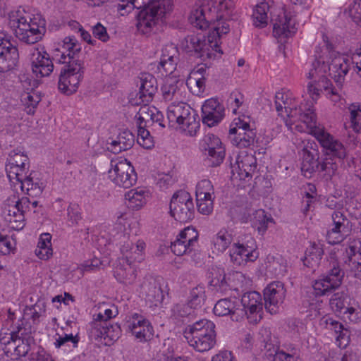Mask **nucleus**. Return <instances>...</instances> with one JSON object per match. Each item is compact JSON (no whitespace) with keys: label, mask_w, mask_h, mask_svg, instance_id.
<instances>
[{"label":"nucleus","mask_w":361,"mask_h":361,"mask_svg":"<svg viewBox=\"0 0 361 361\" xmlns=\"http://www.w3.org/2000/svg\"><path fill=\"white\" fill-rule=\"evenodd\" d=\"M61 68L58 88L62 93L71 95L75 93L83 78L84 62L80 58L81 47L74 37H66L62 44Z\"/></svg>","instance_id":"1"},{"label":"nucleus","mask_w":361,"mask_h":361,"mask_svg":"<svg viewBox=\"0 0 361 361\" xmlns=\"http://www.w3.org/2000/svg\"><path fill=\"white\" fill-rule=\"evenodd\" d=\"M134 8L140 9L137 15V27L144 34L148 33L159 19L173 8L172 0H131Z\"/></svg>","instance_id":"2"},{"label":"nucleus","mask_w":361,"mask_h":361,"mask_svg":"<svg viewBox=\"0 0 361 361\" xmlns=\"http://www.w3.org/2000/svg\"><path fill=\"white\" fill-rule=\"evenodd\" d=\"M183 336L188 344L199 352L209 350L216 343L215 324L207 319H201L187 326Z\"/></svg>","instance_id":"3"},{"label":"nucleus","mask_w":361,"mask_h":361,"mask_svg":"<svg viewBox=\"0 0 361 361\" xmlns=\"http://www.w3.org/2000/svg\"><path fill=\"white\" fill-rule=\"evenodd\" d=\"M298 116L311 129V133L319 141L322 147L326 149L327 154H333L340 159L346 155L345 149L343 144L335 140L324 128L317 126L316 114L312 109L309 108L306 112L300 109L299 111L297 110L296 111V116Z\"/></svg>","instance_id":"4"},{"label":"nucleus","mask_w":361,"mask_h":361,"mask_svg":"<svg viewBox=\"0 0 361 361\" xmlns=\"http://www.w3.org/2000/svg\"><path fill=\"white\" fill-rule=\"evenodd\" d=\"M9 25L14 30L16 37L27 44L39 42L46 32L44 20L37 24L30 18L22 16L20 11L9 16Z\"/></svg>","instance_id":"5"},{"label":"nucleus","mask_w":361,"mask_h":361,"mask_svg":"<svg viewBox=\"0 0 361 361\" xmlns=\"http://www.w3.org/2000/svg\"><path fill=\"white\" fill-rule=\"evenodd\" d=\"M211 35L207 37L201 35H188L181 41L182 48L188 53L194 54L195 56L203 61L215 57L216 52H221L217 42H214Z\"/></svg>","instance_id":"6"},{"label":"nucleus","mask_w":361,"mask_h":361,"mask_svg":"<svg viewBox=\"0 0 361 361\" xmlns=\"http://www.w3.org/2000/svg\"><path fill=\"white\" fill-rule=\"evenodd\" d=\"M170 214L180 223H186L194 218L195 208L192 199L185 190L176 192L170 202Z\"/></svg>","instance_id":"7"},{"label":"nucleus","mask_w":361,"mask_h":361,"mask_svg":"<svg viewBox=\"0 0 361 361\" xmlns=\"http://www.w3.org/2000/svg\"><path fill=\"white\" fill-rule=\"evenodd\" d=\"M344 276L345 272L339 263L336 260L331 262L329 270L313 284L316 294L323 295L338 288L343 283Z\"/></svg>","instance_id":"8"},{"label":"nucleus","mask_w":361,"mask_h":361,"mask_svg":"<svg viewBox=\"0 0 361 361\" xmlns=\"http://www.w3.org/2000/svg\"><path fill=\"white\" fill-rule=\"evenodd\" d=\"M30 159L20 149H16L10 152L6 162V171L10 181L22 179L28 172Z\"/></svg>","instance_id":"9"},{"label":"nucleus","mask_w":361,"mask_h":361,"mask_svg":"<svg viewBox=\"0 0 361 361\" xmlns=\"http://www.w3.org/2000/svg\"><path fill=\"white\" fill-rule=\"evenodd\" d=\"M202 150L207 156L206 162L209 166H219L225 158V148L221 140L213 134L206 135L201 142Z\"/></svg>","instance_id":"10"},{"label":"nucleus","mask_w":361,"mask_h":361,"mask_svg":"<svg viewBox=\"0 0 361 361\" xmlns=\"http://www.w3.org/2000/svg\"><path fill=\"white\" fill-rule=\"evenodd\" d=\"M109 177L116 185L123 188L132 187L137 181L134 167L126 159L118 161L109 169Z\"/></svg>","instance_id":"11"},{"label":"nucleus","mask_w":361,"mask_h":361,"mask_svg":"<svg viewBox=\"0 0 361 361\" xmlns=\"http://www.w3.org/2000/svg\"><path fill=\"white\" fill-rule=\"evenodd\" d=\"M333 227L327 231L326 240L331 245L341 243L351 231V223L341 211H334L331 215Z\"/></svg>","instance_id":"12"},{"label":"nucleus","mask_w":361,"mask_h":361,"mask_svg":"<svg viewBox=\"0 0 361 361\" xmlns=\"http://www.w3.org/2000/svg\"><path fill=\"white\" fill-rule=\"evenodd\" d=\"M271 22L273 24V35L276 38L286 39L292 37L296 32L295 23L283 9L271 12Z\"/></svg>","instance_id":"13"},{"label":"nucleus","mask_w":361,"mask_h":361,"mask_svg":"<svg viewBox=\"0 0 361 361\" xmlns=\"http://www.w3.org/2000/svg\"><path fill=\"white\" fill-rule=\"evenodd\" d=\"M19 53L17 47L0 33V73L8 72L18 64Z\"/></svg>","instance_id":"14"},{"label":"nucleus","mask_w":361,"mask_h":361,"mask_svg":"<svg viewBox=\"0 0 361 361\" xmlns=\"http://www.w3.org/2000/svg\"><path fill=\"white\" fill-rule=\"evenodd\" d=\"M216 315L230 316L234 322H240L246 317L244 309L240 308V302L236 298H224L217 301L214 307Z\"/></svg>","instance_id":"15"},{"label":"nucleus","mask_w":361,"mask_h":361,"mask_svg":"<svg viewBox=\"0 0 361 361\" xmlns=\"http://www.w3.org/2000/svg\"><path fill=\"white\" fill-rule=\"evenodd\" d=\"M286 289L281 281L269 283L264 290L265 308L271 313H276V308L283 303L286 297Z\"/></svg>","instance_id":"16"},{"label":"nucleus","mask_w":361,"mask_h":361,"mask_svg":"<svg viewBox=\"0 0 361 361\" xmlns=\"http://www.w3.org/2000/svg\"><path fill=\"white\" fill-rule=\"evenodd\" d=\"M126 329L140 341H146L152 338V326L142 316L135 313L126 322Z\"/></svg>","instance_id":"17"},{"label":"nucleus","mask_w":361,"mask_h":361,"mask_svg":"<svg viewBox=\"0 0 361 361\" xmlns=\"http://www.w3.org/2000/svg\"><path fill=\"white\" fill-rule=\"evenodd\" d=\"M224 116V107L216 99L206 100L202 106V120L209 127L217 125Z\"/></svg>","instance_id":"18"},{"label":"nucleus","mask_w":361,"mask_h":361,"mask_svg":"<svg viewBox=\"0 0 361 361\" xmlns=\"http://www.w3.org/2000/svg\"><path fill=\"white\" fill-rule=\"evenodd\" d=\"M350 60L345 56L337 54L331 59L329 65V75L334 80L338 87L341 88L345 81V76L350 70Z\"/></svg>","instance_id":"19"},{"label":"nucleus","mask_w":361,"mask_h":361,"mask_svg":"<svg viewBox=\"0 0 361 361\" xmlns=\"http://www.w3.org/2000/svg\"><path fill=\"white\" fill-rule=\"evenodd\" d=\"M31 68L37 78L49 76L54 71V63L46 51H37L32 55Z\"/></svg>","instance_id":"20"},{"label":"nucleus","mask_w":361,"mask_h":361,"mask_svg":"<svg viewBox=\"0 0 361 361\" xmlns=\"http://www.w3.org/2000/svg\"><path fill=\"white\" fill-rule=\"evenodd\" d=\"M233 171H236L240 179L252 176L257 168V159L252 154L240 153L235 158V163L231 162Z\"/></svg>","instance_id":"21"},{"label":"nucleus","mask_w":361,"mask_h":361,"mask_svg":"<svg viewBox=\"0 0 361 361\" xmlns=\"http://www.w3.org/2000/svg\"><path fill=\"white\" fill-rule=\"evenodd\" d=\"M178 49L173 44L166 45L161 50L160 61L157 66L161 75L173 73L176 68Z\"/></svg>","instance_id":"22"},{"label":"nucleus","mask_w":361,"mask_h":361,"mask_svg":"<svg viewBox=\"0 0 361 361\" xmlns=\"http://www.w3.org/2000/svg\"><path fill=\"white\" fill-rule=\"evenodd\" d=\"M230 257L233 264L242 265L247 262L256 260L257 255L253 247H245L243 244L234 243L230 250Z\"/></svg>","instance_id":"23"},{"label":"nucleus","mask_w":361,"mask_h":361,"mask_svg":"<svg viewBox=\"0 0 361 361\" xmlns=\"http://www.w3.org/2000/svg\"><path fill=\"white\" fill-rule=\"evenodd\" d=\"M140 90L137 95L143 103H148L153 99L157 91V79L149 73H142L140 78Z\"/></svg>","instance_id":"24"},{"label":"nucleus","mask_w":361,"mask_h":361,"mask_svg":"<svg viewBox=\"0 0 361 361\" xmlns=\"http://www.w3.org/2000/svg\"><path fill=\"white\" fill-rule=\"evenodd\" d=\"M302 152L301 171L305 176L311 177L314 172L319 170L321 162L319 161V152L313 147H311L310 149L307 147H305Z\"/></svg>","instance_id":"25"},{"label":"nucleus","mask_w":361,"mask_h":361,"mask_svg":"<svg viewBox=\"0 0 361 361\" xmlns=\"http://www.w3.org/2000/svg\"><path fill=\"white\" fill-rule=\"evenodd\" d=\"M185 113L176 122L184 131L187 132L190 136L195 135L200 128L198 121L199 116L196 111L190 106H186Z\"/></svg>","instance_id":"26"},{"label":"nucleus","mask_w":361,"mask_h":361,"mask_svg":"<svg viewBox=\"0 0 361 361\" xmlns=\"http://www.w3.org/2000/svg\"><path fill=\"white\" fill-rule=\"evenodd\" d=\"M240 308L244 309L246 317L259 313L262 310V296L257 291H250L243 295L240 302Z\"/></svg>","instance_id":"27"},{"label":"nucleus","mask_w":361,"mask_h":361,"mask_svg":"<svg viewBox=\"0 0 361 361\" xmlns=\"http://www.w3.org/2000/svg\"><path fill=\"white\" fill-rule=\"evenodd\" d=\"M33 173H30L28 176L26 174L22 179H16V180L20 183L22 190H26V194L30 197H37L40 195L44 188L43 183L38 178H35L32 176Z\"/></svg>","instance_id":"28"},{"label":"nucleus","mask_w":361,"mask_h":361,"mask_svg":"<svg viewBox=\"0 0 361 361\" xmlns=\"http://www.w3.org/2000/svg\"><path fill=\"white\" fill-rule=\"evenodd\" d=\"M133 262H126L120 264L116 267L114 276L116 279L125 284H132L135 282L137 277V271L132 266Z\"/></svg>","instance_id":"29"},{"label":"nucleus","mask_w":361,"mask_h":361,"mask_svg":"<svg viewBox=\"0 0 361 361\" xmlns=\"http://www.w3.org/2000/svg\"><path fill=\"white\" fill-rule=\"evenodd\" d=\"M144 247L145 243L142 241L139 240L134 245L133 240H128L121 247V252L124 256L123 259L126 262L140 261Z\"/></svg>","instance_id":"30"},{"label":"nucleus","mask_w":361,"mask_h":361,"mask_svg":"<svg viewBox=\"0 0 361 361\" xmlns=\"http://www.w3.org/2000/svg\"><path fill=\"white\" fill-rule=\"evenodd\" d=\"M211 274L212 277L209 284L214 287L215 291L226 294L231 289V286L228 281L229 279L226 277L223 269L217 268L214 269Z\"/></svg>","instance_id":"31"},{"label":"nucleus","mask_w":361,"mask_h":361,"mask_svg":"<svg viewBox=\"0 0 361 361\" xmlns=\"http://www.w3.org/2000/svg\"><path fill=\"white\" fill-rule=\"evenodd\" d=\"M183 86V80L173 77L167 78L161 88L163 99L165 101H171Z\"/></svg>","instance_id":"32"},{"label":"nucleus","mask_w":361,"mask_h":361,"mask_svg":"<svg viewBox=\"0 0 361 361\" xmlns=\"http://www.w3.org/2000/svg\"><path fill=\"white\" fill-rule=\"evenodd\" d=\"M147 192L143 190H131L125 194V204L133 209L137 210L145 204Z\"/></svg>","instance_id":"33"},{"label":"nucleus","mask_w":361,"mask_h":361,"mask_svg":"<svg viewBox=\"0 0 361 361\" xmlns=\"http://www.w3.org/2000/svg\"><path fill=\"white\" fill-rule=\"evenodd\" d=\"M323 254V249L319 245L313 243L305 252V255L302 259L304 265L311 268L315 267L319 264Z\"/></svg>","instance_id":"34"},{"label":"nucleus","mask_w":361,"mask_h":361,"mask_svg":"<svg viewBox=\"0 0 361 361\" xmlns=\"http://www.w3.org/2000/svg\"><path fill=\"white\" fill-rule=\"evenodd\" d=\"M41 100V93L35 90L23 94L21 99L25 106V111L30 115H33L35 113L36 109Z\"/></svg>","instance_id":"35"},{"label":"nucleus","mask_w":361,"mask_h":361,"mask_svg":"<svg viewBox=\"0 0 361 361\" xmlns=\"http://www.w3.org/2000/svg\"><path fill=\"white\" fill-rule=\"evenodd\" d=\"M349 295L346 290L335 293L329 300L331 310L337 313H342L349 305Z\"/></svg>","instance_id":"36"},{"label":"nucleus","mask_w":361,"mask_h":361,"mask_svg":"<svg viewBox=\"0 0 361 361\" xmlns=\"http://www.w3.org/2000/svg\"><path fill=\"white\" fill-rule=\"evenodd\" d=\"M155 106L148 105L142 106L135 116L137 126L150 127L153 125L152 116L154 114Z\"/></svg>","instance_id":"37"},{"label":"nucleus","mask_w":361,"mask_h":361,"mask_svg":"<svg viewBox=\"0 0 361 361\" xmlns=\"http://www.w3.org/2000/svg\"><path fill=\"white\" fill-rule=\"evenodd\" d=\"M145 291V300L151 305L157 306L164 298L161 288L159 286L154 283H149L144 287Z\"/></svg>","instance_id":"38"},{"label":"nucleus","mask_w":361,"mask_h":361,"mask_svg":"<svg viewBox=\"0 0 361 361\" xmlns=\"http://www.w3.org/2000/svg\"><path fill=\"white\" fill-rule=\"evenodd\" d=\"M269 5L266 2H262L256 6L253 13L252 20L253 24L257 27H264L268 24L267 11Z\"/></svg>","instance_id":"39"},{"label":"nucleus","mask_w":361,"mask_h":361,"mask_svg":"<svg viewBox=\"0 0 361 361\" xmlns=\"http://www.w3.org/2000/svg\"><path fill=\"white\" fill-rule=\"evenodd\" d=\"M188 20L191 25L200 30H206L209 27V21L206 19L204 11L201 8L192 10Z\"/></svg>","instance_id":"40"},{"label":"nucleus","mask_w":361,"mask_h":361,"mask_svg":"<svg viewBox=\"0 0 361 361\" xmlns=\"http://www.w3.org/2000/svg\"><path fill=\"white\" fill-rule=\"evenodd\" d=\"M206 299L204 288L202 286L193 288L188 296L187 302L194 309L200 307Z\"/></svg>","instance_id":"41"},{"label":"nucleus","mask_w":361,"mask_h":361,"mask_svg":"<svg viewBox=\"0 0 361 361\" xmlns=\"http://www.w3.org/2000/svg\"><path fill=\"white\" fill-rule=\"evenodd\" d=\"M198 235L195 228L188 226L181 231L178 236L187 243L189 251H192L197 246Z\"/></svg>","instance_id":"42"},{"label":"nucleus","mask_w":361,"mask_h":361,"mask_svg":"<svg viewBox=\"0 0 361 361\" xmlns=\"http://www.w3.org/2000/svg\"><path fill=\"white\" fill-rule=\"evenodd\" d=\"M186 106H190L186 103H178L173 104L170 105L167 111V119L169 121V126L173 127L176 125V122L182 116L183 113H185Z\"/></svg>","instance_id":"43"},{"label":"nucleus","mask_w":361,"mask_h":361,"mask_svg":"<svg viewBox=\"0 0 361 361\" xmlns=\"http://www.w3.org/2000/svg\"><path fill=\"white\" fill-rule=\"evenodd\" d=\"M256 132L254 130H248L243 132H238V136H235L234 141L236 145L240 148H246L252 145L255 141Z\"/></svg>","instance_id":"44"},{"label":"nucleus","mask_w":361,"mask_h":361,"mask_svg":"<svg viewBox=\"0 0 361 361\" xmlns=\"http://www.w3.org/2000/svg\"><path fill=\"white\" fill-rule=\"evenodd\" d=\"M118 140L112 142L111 145L116 146L119 145V151H126L130 149L135 142V137L132 133L129 130H125L121 133L118 136Z\"/></svg>","instance_id":"45"},{"label":"nucleus","mask_w":361,"mask_h":361,"mask_svg":"<svg viewBox=\"0 0 361 361\" xmlns=\"http://www.w3.org/2000/svg\"><path fill=\"white\" fill-rule=\"evenodd\" d=\"M137 143L145 149H152L154 147V140L151 136L148 127L137 126Z\"/></svg>","instance_id":"46"},{"label":"nucleus","mask_w":361,"mask_h":361,"mask_svg":"<svg viewBox=\"0 0 361 361\" xmlns=\"http://www.w3.org/2000/svg\"><path fill=\"white\" fill-rule=\"evenodd\" d=\"M105 326H102V329H100L99 334H97L100 337H109L111 340L118 338L121 334V329L120 325L118 324H111L109 322H104Z\"/></svg>","instance_id":"47"},{"label":"nucleus","mask_w":361,"mask_h":361,"mask_svg":"<svg viewBox=\"0 0 361 361\" xmlns=\"http://www.w3.org/2000/svg\"><path fill=\"white\" fill-rule=\"evenodd\" d=\"M231 241L232 237L231 234L226 231H221L214 238V245L219 251L224 252L231 243Z\"/></svg>","instance_id":"48"},{"label":"nucleus","mask_w":361,"mask_h":361,"mask_svg":"<svg viewBox=\"0 0 361 361\" xmlns=\"http://www.w3.org/2000/svg\"><path fill=\"white\" fill-rule=\"evenodd\" d=\"M214 188L212 182L204 179L198 183L196 188V197H203L204 198L212 197L214 195Z\"/></svg>","instance_id":"49"},{"label":"nucleus","mask_w":361,"mask_h":361,"mask_svg":"<svg viewBox=\"0 0 361 361\" xmlns=\"http://www.w3.org/2000/svg\"><path fill=\"white\" fill-rule=\"evenodd\" d=\"M199 73H191L188 80V84L190 85L193 89V93L200 94L204 92L205 90L206 78L198 77Z\"/></svg>","instance_id":"50"},{"label":"nucleus","mask_w":361,"mask_h":361,"mask_svg":"<svg viewBox=\"0 0 361 361\" xmlns=\"http://www.w3.org/2000/svg\"><path fill=\"white\" fill-rule=\"evenodd\" d=\"M195 310L188 303H177L171 309L172 315L176 318H183L193 314Z\"/></svg>","instance_id":"51"},{"label":"nucleus","mask_w":361,"mask_h":361,"mask_svg":"<svg viewBox=\"0 0 361 361\" xmlns=\"http://www.w3.org/2000/svg\"><path fill=\"white\" fill-rule=\"evenodd\" d=\"M323 149L325 152V154L326 156H329L330 157L329 158L326 157L325 159H324V160L321 162V164L319 165V171H325L329 176H332L335 173V172L337 171L338 167H337V164H336V162L333 161V159L331 158V157H337V158H338V157L333 155V154H327L326 152V149L324 148H323ZM345 157V156L343 157V159ZM338 159H343V158L340 159L339 157H338Z\"/></svg>","instance_id":"52"},{"label":"nucleus","mask_w":361,"mask_h":361,"mask_svg":"<svg viewBox=\"0 0 361 361\" xmlns=\"http://www.w3.org/2000/svg\"><path fill=\"white\" fill-rule=\"evenodd\" d=\"M4 219L8 223V226L13 230H20L25 226L24 213H18L16 216L11 214H4Z\"/></svg>","instance_id":"53"},{"label":"nucleus","mask_w":361,"mask_h":361,"mask_svg":"<svg viewBox=\"0 0 361 361\" xmlns=\"http://www.w3.org/2000/svg\"><path fill=\"white\" fill-rule=\"evenodd\" d=\"M276 102L284 104L286 116L294 117L296 116L297 108L293 109L288 105V96L283 92H277L275 94V104Z\"/></svg>","instance_id":"54"},{"label":"nucleus","mask_w":361,"mask_h":361,"mask_svg":"<svg viewBox=\"0 0 361 361\" xmlns=\"http://www.w3.org/2000/svg\"><path fill=\"white\" fill-rule=\"evenodd\" d=\"M349 16L358 25L361 26V0H355L349 6Z\"/></svg>","instance_id":"55"},{"label":"nucleus","mask_w":361,"mask_h":361,"mask_svg":"<svg viewBox=\"0 0 361 361\" xmlns=\"http://www.w3.org/2000/svg\"><path fill=\"white\" fill-rule=\"evenodd\" d=\"M264 348L267 351H271V349H273V352L275 353L273 361H295V358L293 355L287 354L283 351H276L274 345L272 343H269V341L265 342Z\"/></svg>","instance_id":"56"},{"label":"nucleus","mask_w":361,"mask_h":361,"mask_svg":"<svg viewBox=\"0 0 361 361\" xmlns=\"http://www.w3.org/2000/svg\"><path fill=\"white\" fill-rule=\"evenodd\" d=\"M197 206L198 211L203 214H209L213 210L212 197L204 198L197 197Z\"/></svg>","instance_id":"57"},{"label":"nucleus","mask_w":361,"mask_h":361,"mask_svg":"<svg viewBox=\"0 0 361 361\" xmlns=\"http://www.w3.org/2000/svg\"><path fill=\"white\" fill-rule=\"evenodd\" d=\"M171 251L178 256H181L188 252H190L189 251V246H188L187 243H185L180 237H177V239L171 243Z\"/></svg>","instance_id":"58"},{"label":"nucleus","mask_w":361,"mask_h":361,"mask_svg":"<svg viewBox=\"0 0 361 361\" xmlns=\"http://www.w3.org/2000/svg\"><path fill=\"white\" fill-rule=\"evenodd\" d=\"M67 211L68 221L71 222L72 225L78 224L79 221L82 219V216L80 212V209L78 208V205H70L68 207Z\"/></svg>","instance_id":"59"},{"label":"nucleus","mask_w":361,"mask_h":361,"mask_svg":"<svg viewBox=\"0 0 361 361\" xmlns=\"http://www.w3.org/2000/svg\"><path fill=\"white\" fill-rule=\"evenodd\" d=\"M355 106H350L351 127L355 132L361 130V114L355 111Z\"/></svg>","instance_id":"60"},{"label":"nucleus","mask_w":361,"mask_h":361,"mask_svg":"<svg viewBox=\"0 0 361 361\" xmlns=\"http://www.w3.org/2000/svg\"><path fill=\"white\" fill-rule=\"evenodd\" d=\"M13 350L18 356H25L29 350V345L24 343V341L20 343H14L11 348H8L6 353Z\"/></svg>","instance_id":"61"},{"label":"nucleus","mask_w":361,"mask_h":361,"mask_svg":"<svg viewBox=\"0 0 361 361\" xmlns=\"http://www.w3.org/2000/svg\"><path fill=\"white\" fill-rule=\"evenodd\" d=\"M92 33L95 37L98 38L104 42L109 39V35L106 29L100 23H97L92 27Z\"/></svg>","instance_id":"62"},{"label":"nucleus","mask_w":361,"mask_h":361,"mask_svg":"<svg viewBox=\"0 0 361 361\" xmlns=\"http://www.w3.org/2000/svg\"><path fill=\"white\" fill-rule=\"evenodd\" d=\"M117 11L121 13V16L129 13L134 9V6L131 0H118L116 4Z\"/></svg>","instance_id":"63"},{"label":"nucleus","mask_w":361,"mask_h":361,"mask_svg":"<svg viewBox=\"0 0 361 361\" xmlns=\"http://www.w3.org/2000/svg\"><path fill=\"white\" fill-rule=\"evenodd\" d=\"M32 360L35 361H54L51 355L42 348H38L37 351L32 353Z\"/></svg>","instance_id":"64"}]
</instances>
